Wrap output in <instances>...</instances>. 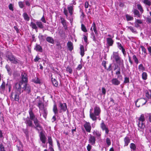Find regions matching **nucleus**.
<instances>
[{
    "instance_id": "54",
    "label": "nucleus",
    "mask_w": 151,
    "mask_h": 151,
    "mask_svg": "<svg viewBox=\"0 0 151 151\" xmlns=\"http://www.w3.org/2000/svg\"><path fill=\"white\" fill-rule=\"evenodd\" d=\"M66 70L70 73L71 74L73 72L72 69L69 67H67L66 68Z\"/></svg>"
},
{
    "instance_id": "47",
    "label": "nucleus",
    "mask_w": 151,
    "mask_h": 151,
    "mask_svg": "<svg viewBox=\"0 0 151 151\" xmlns=\"http://www.w3.org/2000/svg\"><path fill=\"white\" fill-rule=\"evenodd\" d=\"M133 59L134 60L135 62L137 64H138L139 63V61L137 58L136 56L135 55H133Z\"/></svg>"
},
{
    "instance_id": "56",
    "label": "nucleus",
    "mask_w": 151,
    "mask_h": 151,
    "mask_svg": "<svg viewBox=\"0 0 151 151\" xmlns=\"http://www.w3.org/2000/svg\"><path fill=\"white\" fill-rule=\"evenodd\" d=\"M106 142L107 144L109 146L111 144L110 140V139L108 138H106Z\"/></svg>"
},
{
    "instance_id": "29",
    "label": "nucleus",
    "mask_w": 151,
    "mask_h": 151,
    "mask_svg": "<svg viewBox=\"0 0 151 151\" xmlns=\"http://www.w3.org/2000/svg\"><path fill=\"white\" fill-rule=\"evenodd\" d=\"M34 121V123L36 126V128L39 127L40 128H41V127L38 123V121L37 119V118L33 120Z\"/></svg>"
},
{
    "instance_id": "19",
    "label": "nucleus",
    "mask_w": 151,
    "mask_h": 151,
    "mask_svg": "<svg viewBox=\"0 0 151 151\" xmlns=\"http://www.w3.org/2000/svg\"><path fill=\"white\" fill-rule=\"evenodd\" d=\"M111 81L112 83L115 85H118L120 83V81L116 78H113Z\"/></svg>"
},
{
    "instance_id": "42",
    "label": "nucleus",
    "mask_w": 151,
    "mask_h": 151,
    "mask_svg": "<svg viewBox=\"0 0 151 151\" xmlns=\"http://www.w3.org/2000/svg\"><path fill=\"white\" fill-rule=\"evenodd\" d=\"M130 147L131 149L134 150H136V147L135 145L133 143H131L130 145Z\"/></svg>"
},
{
    "instance_id": "26",
    "label": "nucleus",
    "mask_w": 151,
    "mask_h": 151,
    "mask_svg": "<svg viewBox=\"0 0 151 151\" xmlns=\"http://www.w3.org/2000/svg\"><path fill=\"white\" fill-rule=\"evenodd\" d=\"M80 49L81 50V55L82 56H83L84 54V50L83 46L81 45L80 46Z\"/></svg>"
},
{
    "instance_id": "25",
    "label": "nucleus",
    "mask_w": 151,
    "mask_h": 151,
    "mask_svg": "<svg viewBox=\"0 0 151 151\" xmlns=\"http://www.w3.org/2000/svg\"><path fill=\"white\" fill-rule=\"evenodd\" d=\"M46 40L48 42L53 44L54 43V40L51 37H48L46 38Z\"/></svg>"
},
{
    "instance_id": "22",
    "label": "nucleus",
    "mask_w": 151,
    "mask_h": 151,
    "mask_svg": "<svg viewBox=\"0 0 151 151\" xmlns=\"http://www.w3.org/2000/svg\"><path fill=\"white\" fill-rule=\"evenodd\" d=\"M124 146H127L130 142V139L128 137H125L124 139Z\"/></svg>"
},
{
    "instance_id": "7",
    "label": "nucleus",
    "mask_w": 151,
    "mask_h": 151,
    "mask_svg": "<svg viewBox=\"0 0 151 151\" xmlns=\"http://www.w3.org/2000/svg\"><path fill=\"white\" fill-rule=\"evenodd\" d=\"M21 93V92H16L14 98L12 97V95L10 97V99L12 101H19V95Z\"/></svg>"
},
{
    "instance_id": "12",
    "label": "nucleus",
    "mask_w": 151,
    "mask_h": 151,
    "mask_svg": "<svg viewBox=\"0 0 151 151\" xmlns=\"http://www.w3.org/2000/svg\"><path fill=\"white\" fill-rule=\"evenodd\" d=\"M24 86L22 88L24 91H25L28 93H29L30 91V87L29 86L25 83L24 84Z\"/></svg>"
},
{
    "instance_id": "49",
    "label": "nucleus",
    "mask_w": 151,
    "mask_h": 151,
    "mask_svg": "<svg viewBox=\"0 0 151 151\" xmlns=\"http://www.w3.org/2000/svg\"><path fill=\"white\" fill-rule=\"evenodd\" d=\"M6 86L9 89V92H10L11 91V89L12 88V85L10 83H9L8 82H7L6 84Z\"/></svg>"
},
{
    "instance_id": "40",
    "label": "nucleus",
    "mask_w": 151,
    "mask_h": 151,
    "mask_svg": "<svg viewBox=\"0 0 151 151\" xmlns=\"http://www.w3.org/2000/svg\"><path fill=\"white\" fill-rule=\"evenodd\" d=\"M138 9L139 10L141 13L143 12V10L141 4H137V5Z\"/></svg>"
},
{
    "instance_id": "30",
    "label": "nucleus",
    "mask_w": 151,
    "mask_h": 151,
    "mask_svg": "<svg viewBox=\"0 0 151 151\" xmlns=\"http://www.w3.org/2000/svg\"><path fill=\"white\" fill-rule=\"evenodd\" d=\"M146 96L148 99L151 98V91L145 92Z\"/></svg>"
},
{
    "instance_id": "18",
    "label": "nucleus",
    "mask_w": 151,
    "mask_h": 151,
    "mask_svg": "<svg viewBox=\"0 0 151 151\" xmlns=\"http://www.w3.org/2000/svg\"><path fill=\"white\" fill-rule=\"evenodd\" d=\"M107 43L109 46H111L113 45L114 41L111 38H107L106 39Z\"/></svg>"
},
{
    "instance_id": "50",
    "label": "nucleus",
    "mask_w": 151,
    "mask_h": 151,
    "mask_svg": "<svg viewBox=\"0 0 151 151\" xmlns=\"http://www.w3.org/2000/svg\"><path fill=\"white\" fill-rule=\"evenodd\" d=\"M18 4L19 7L21 8H23L24 6V5L22 1H20L18 2Z\"/></svg>"
},
{
    "instance_id": "3",
    "label": "nucleus",
    "mask_w": 151,
    "mask_h": 151,
    "mask_svg": "<svg viewBox=\"0 0 151 151\" xmlns=\"http://www.w3.org/2000/svg\"><path fill=\"white\" fill-rule=\"evenodd\" d=\"M111 58L114 59L116 63L120 65H123V60L121 59L117 52H113Z\"/></svg>"
},
{
    "instance_id": "33",
    "label": "nucleus",
    "mask_w": 151,
    "mask_h": 151,
    "mask_svg": "<svg viewBox=\"0 0 151 151\" xmlns=\"http://www.w3.org/2000/svg\"><path fill=\"white\" fill-rule=\"evenodd\" d=\"M143 3L148 6L151 5V1L149 0H142Z\"/></svg>"
},
{
    "instance_id": "23",
    "label": "nucleus",
    "mask_w": 151,
    "mask_h": 151,
    "mask_svg": "<svg viewBox=\"0 0 151 151\" xmlns=\"http://www.w3.org/2000/svg\"><path fill=\"white\" fill-rule=\"evenodd\" d=\"M67 45L69 50L70 51L72 50L73 49V44L71 42H68L67 44Z\"/></svg>"
},
{
    "instance_id": "41",
    "label": "nucleus",
    "mask_w": 151,
    "mask_h": 151,
    "mask_svg": "<svg viewBox=\"0 0 151 151\" xmlns=\"http://www.w3.org/2000/svg\"><path fill=\"white\" fill-rule=\"evenodd\" d=\"M68 9L70 15H72L73 14V6H70L69 7H68Z\"/></svg>"
},
{
    "instance_id": "14",
    "label": "nucleus",
    "mask_w": 151,
    "mask_h": 151,
    "mask_svg": "<svg viewBox=\"0 0 151 151\" xmlns=\"http://www.w3.org/2000/svg\"><path fill=\"white\" fill-rule=\"evenodd\" d=\"M21 76L22 80L21 81H22L23 82L26 83L27 81V74L25 73H22L21 74Z\"/></svg>"
},
{
    "instance_id": "5",
    "label": "nucleus",
    "mask_w": 151,
    "mask_h": 151,
    "mask_svg": "<svg viewBox=\"0 0 151 151\" xmlns=\"http://www.w3.org/2000/svg\"><path fill=\"white\" fill-rule=\"evenodd\" d=\"M96 141L95 137L91 134H89L88 138V142L92 145H94L96 143Z\"/></svg>"
},
{
    "instance_id": "24",
    "label": "nucleus",
    "mask_w": 151,
    "mask_h": 151,
    "mask_svg": "<svg viewBox=\"0 0 151 151\" xmlns=\"http://www.w3.org/2000/svg\"><path fill=\"white\" fill-rule=\"evenodd\" d=\"M138 69L140 72H143L145 70V67L142 64H140L138 67Z\"/></svg>"
},
{
    "instance_id": "31",
    "label": "nucleus",
    "mask_w": 151,
    "mask_h": 151,
    "mask_svg": "<svg viewBox=\"0 0 151 151\" xmlns=\"http://www.w3.org/2000/svg\"><path fill=\"white\" fill-rule=\"evenodd\" d=\"M128 29H129L133 33H136V29L132 26H128L127 27Z\"/></svg>"
},
{
    "instance_id": "57",
    "label": "nucleus",
    "mask_w": 151,
    "mask_h": 151,
    "mask_svg": "<svg viewBox=\"0 0 151 151\" xmlns=\"http://www.w3.org/2000/svg\"><path fill=\"white\" fill-rule=\"evenodd\" d=\"M9 9L12 11H13L14 10L13 9V5L12 4H10L9 5Z\"/></svg>"
},
{
    "instance_id": "51",
    "label": "nucleus",
    "mask_w": 151,
    "mask_h": 151,
    "mask_svg": "<svg viewBox=\"0 0 151 151\" xmlns=\"http://www.w3.org/2000/svg\"><path fill=\"white\" fill-rule=\"evenodd\" d=\"M33 82L37 83H40V81L39 79L38 78H35L33 80Z\"/></svg>"
},
{
    "instance_id": "13",
    "label": "nucleus",
    "mask_w": 151,
    "mask_h": 151,
    "mask_svg": "<svg viewBox=\"0 0 151 151\" xmlns=\"http://www.w3.org/2000/svg\"><path fill=\"white\" fill-rule=\"evenodd\" d=\"M5 82L3 81L2 83L0 86V92L1 93H3L6 87Z\"/></svg>"
},
{
    "instance_id": "21",
    "label": "nucleus",
    "mask_w": 151,
    "mask_h": 151,
    "mask_svg": "<svg viewBox=\"0 0 151 151\" xmlns=\"http://www.w3.org/2000/svg\"><path fill=\"white\" fill-rule=\"evenodd\" d=\"M35 49L37 51L40 52H42V49L41 46L38 45H37L35 48Z\"/></svg>"
},
{
    "instance_id": "4",
    "label": "nucleus",
    "mask_w": 151,
    "mask_h": 151,
    "mask_svg": "<svg viewBox=\"0 0 151 151\" xmlns=\"http://www.w3.org/2000/svg\"><path fill=\"white\" fill-rule=\"evenodd\" d=\"M147 101L145 99H138L136 101L135 104L137 106L139 107L145 104Z\"/></svg>"
},
{
    "instance_id": "32",
    "label": "nucleus",
    "mask_w": 151,
    "mask_h": 151,
    "mask_svg": "<svg viewBox=\"0 0 151 151\" xmlns=\"http://www.w3.org/2000/svg\"><path fill=\"white\" fill-rule=\"evenodd\" d=\"M38 106L39 108L40 109H42L44 108V105L43 103L41 101H40L38 103Z\"/></svg>"
},
{
    "instance_id": "8",
    "label": "nucleus",
    "mask_w": 151,
    "mask_h": 151,
    "mask_svg": "<svg viewBox=\"0 0 151 151\" xmlns=\"http://www.w3.org/2000/svg\"><path fill=\"white\" fill-rule=\"evenodd\" d=\"M25 123L26 124L27 126H29L31 127H33V124L32 120L29 119V117H27L26 119H24Z\"/></svg>"
},
{
    "instance_id": "44",
    "label": "nucleus",
    "mask_w": 151,
    "mask_h": 151,
    "mask_svg": "<svg viewBox=\"0 0 151 151\" xmlns=\"http://www.w3.org/2000/svg\"><path fill=\"white\" fill-rule=\"evenodd\" d=\"M126 18L127 21H130L133 19V17L128 14H126Z\"/></svg>"
},
{
    "instance_id": "15",
    "label": "nucleus",
    "mask_w": 151,
    "mask_h": 151,
    "mask_svg": "<svg viewBox=\"0 0 151 151\" xmlns=\"http://www.w3.org/2000/svg\"><path fill=\"white\" fill-rule=\"evenodd\" d=\"M117 44L118 48L120 50H121L122 51L123 54L125 55L126 54L125 50L123 48V46H122L121 44L119 42H117Z\"/></svg>"
},
{
    "instance_id": "38",
    "label": "nucleus",
    "mask_w": 151,
    "mask_h": 151,
    "mask_svg": "<svg viewBox=\"0 0 151 151\" xmlns=\"http://www.w3.org/2000/svg\"><path fill=\"white\" fill-rule=\"evenodd\" d=\"M147 75L146 72H143L142 74V78L144 80H146L147 78Z\"/></svg>"
},
{
    "instance_id": "17",
    "label": "nucleus",
    "mask_w": 151,
    "mask_h": 151,
    "mask_svg": "<svg viewBox=\"0 0 151 151\" xmlns=\"http://www.w3.org/2000/svg\"><path fill=\"white\" fill-rule=\"evenodd\" d=\"M29 119H30L31 120H33L37 118H36L35 116L34 115L32 110L29 111Z\"/></svg>"
},
{
    "instance_id": "43",
    "label": "nucleus",
    "mask_w": 151,
    "mask_h": 151,
    "mask_svg": "<svg viewBox=\"0 0 151 151\" xmlns=\"http://www.w3.org/2000/svg\"><path fill=\"white\" fill-rule=\"evenodd\" d=\"M138 120L140 122H144L145 120V119L144 114H141L139 117Z\"/></svg>"
},
{
    "instance_id": "2",
    "label": "nucleus",
    "mask_w": 151,
    "mask_h": 151,
    "mask_svg": "<svg viewBox=\"0 0 151 151\" xmlns=\"http://www.w3.org/2000/svg\"><path fill=\"white\" fill-rule=\"evenodd\" d=\"M91 109H90V116L91 118L93 121H96L97 119V117L96 116L99 115L100 113L101 110L99 107L96 106L94 108V112L92 113Z\"/></svg>"
},
{
    "instance_id": "45",
    "label": "nucleus",
    "mask_w": 151,
    "mask_h": 151,
    "mask_svg": "<svg viewBox=\"0 0 151 151\" xmlns=\"http://www.w3.org/2000/svg\"><path fill=\"white\" fill-rule=\"evenodd\" d=\"M81 30L82 31L84 32H87V30L86 29V28L84 25L82 24L81 25Z\"/></svg>"
},
{
    "instance_id": "34",
    "label": "nucleus",
    "mask_w": 151,
    "mask_h": 151,
    "mask_svg": "<svg viewBox=\"0 0 151 151\" xmlns=\"http://www.w3.org/2000/svg\"><path fill=\"white\" fill-rule=\"evenodd\" d=\"M52 81L53 85L57 87L58 86V83L57 81L55 78H52Z\"/></svg>"
},
{
    "instance_id": "55",
    "label": "nucleus",
    "mask_w": 151,
    "mask_h": 151,
    "mask_svg": "<svg viewBox=\"0 0 151 151\" xmlns=\"http://www.w3.org/2000/svg\"><path fill=\"white\" fill-rule=\"evenodd\" d=\"M102 94L101 95H105L106 93V89L104 87L102 88Z\"/></svg>"
},
{
    "instance_id": "28",
    "label": "nucleus",
    "mask_w": 151,
    "mask_h": 151,
    "mask_svg": "<svg viewBox=\"0 0 151 151\" xmlns=\"http://www.w3.org/2000/svg\"><path fill=\"white\" fill-rule=\"evenodd\" d=\"M30 26L33 29L37 30V27L36 24L32 22H31L30 23Z\"/></svg>"
},
{
    "instance_id": "62",
    "label": "nucleus",
    "mask_w": 151,
    "mask_h": 151,
    "mask_svg": "<svg viewBox=\"0 0 151 151\" xmlns=\"http://www.w3.org/2000/svg\"><path fill=\"white\" fill-rule=\"evenodd\" d=\"M142 51L145 53H146V50L145 48L143 46H141Z\"/></svg>"
},
{
    "instance_id": "36",
    "label": "nucleus",
    "mask_w": 151,
    "mask_h": 151,
    "mask_svg": "<svg viewBox=\"0 0 151 151\" xmlns=\"http://www.w3.org/2000/svg\"><path fill=\"white\" fill-rule=\"evenodd\" d=\"M120 68L118 70L116 71V74L117 75V77L118 78H120L122 77V76L121 75L120 73Z\"/></svg>"
},
{
    "instance_id": "52",
    "label": "nucleus",
    "mask_w": 151,
    "mask_h": 151,
    "mask_svg": "<svg viewBox=\"0 0 151 151\" xmlns=\"http://www.w3.org/2000/svg\"><path fill=\"white\" fill-rule=\"evenodd\" d=\"M48 142L50 145H52V138L51 137H48Z\"/></svg>"
},
{
    "instance_id": "48",
    "label": "nucleus",
    "mask_w": 151,
    "mask_h": 151,
    "mask_svg": "<svg viewBox=\"0 0 151 151\" xmlns=\"http://www.w3.org/2000/svg\"><path fill=\"white\" fill-rule=\"evenodd\" d=\"M60 19L61 22L62 23L63 25V26L65 25L66 24V22L65 20L64 19V18L62 17H61L60 18Z\"/></svg>"
},
{
    "instance_id": "11",
    "label": "nucleus",
    "mask_w": 151,
    "mask_h": 151,
    "mask_svg": "<svg viewBox=\"0 0 151 151\" xmlns=\"http://www.w3.org/2000/svg\"><path fill=\"white\" fill-rule=\"evenodd\" d=\"M84 127L87 132H90L91 128L89 122H86L84 125Z\"/></svg>"
},
{
    "instance_id": "39",
    "label": "nucleus",
    "mask_w": 151,
    "mask_h": 151,
    "mask_svg": "<svg viewBox=\"0 0 151 151\" xmlns=\"http://www.w3.org/2000/svg\"><path fill=\"white\" fill-rule=\"evenodd\" d=\"M133 12L134 14L137 16L138 17H139L140 15L139 12L137 9H134L133 10Z\"/></svg>"
},
{
    "instance_id": "60",
    "label": "nucleus",
    "mask_w": 151,
    "mask_h": 151,
    "mask_svg": "<svg viewBox=\"0 0 151 151\" xmlns=\"http://www.w3.org/2000/svg\"><path fill=\"white\" fill-rule=\"evenodd\" d=\"M135 23L137 24H141L142 23V22L141 20L140 19H136L135 20Z\"/></svg>"
},
{
    "instance_id": "10",
    "label": "nucleus",
    "mask_w": 151,
    "mask_h": 151,
    "mask_svg": "<svg viewBox=\"0 0 151 151\" xmlns=\"http://www.w3.org/2000/svg\"><path fill=\"white\" fill-rule=\"evenodd\" d=\"M94 135L95 136L99 139H101V132L97 130H94L93 132Z\"/></svg>"
},
{
    "instance_id": "64",
    "label": "nucleus",
    "mask_w": 151,
    "mask_h": 151,
    "mask_svg": "<svg viewBox=\"0 0 151 151\" xmlns=\"http://www.w3.org/2000/svg\"><path fill=\"white\" fill-rule=\"evenodd\" d=\"M5 68H6V69H7L8 72H9L10 70V68L9 67V65H6V66Z\"/></svg>"
},
{
    "instance_id": "46",
    "label": "nucleus",
    "mask_w": 151,
    "mask_h": 151,
    "mask_svg": "<svg viewBox=\"0 0 151 151\" xmlns=\"http://www.w3.org/2000/svg\"><path fill=\"white\" fill-rule=\"evenodd\" d=\"M101 127L103 130H104L105 129L107 128L103 121H102V122L101 124Z\"/></svg>"
},
{
    "instance_id": "37",
    "label": "nucleus",
    "mask_w": 151,
    "mask_h": 151,
    "mask_svg": "<svg viewBox=\"0 0 151 151\" xmlns=\"http://www.w3.org/2000/svg\"><path fill=\"white\" fill-rule=\"evenodd\" d=\"M53 111L55 114H56L58 113V110L57 105L55 104H54L53 105Z\"/></svg>"
},
{
    "instance_id": "59",
    "label": "nucleus",
    "mask_w": 151,
    "mask_h": 151,
    "mask_svg": "<svg viewBox=\"0 0 151 151\" xmlns=\"http://www.w3.org/2000/svg\"><path fill=\"white\" fill-rule=\"evenodd\" d=\"M87 148L88 151H90L91 148V145L88 144L87 146Z\"/></svg>"
},
{
    "instance_id": "1",
    "label": "nucleus",
    "mask_w": 151,
    "mask_h": 151,
    "mask_svg": "<svg viewBox=\"0 0 151 151\" xmlns=\"http://www.w3.org/2000/svg\"><path fill=\"white\" fill-rule=\"evenodd\" d=\"M6 57L7 58V61L9 60L12 63L16 65L22 63L20 60L16 58L12 53L8 51L6 52Z\"/></svg>"
},
{
    "instance_id": "35",
    "label": "nucleus",
    "mask_w": 151,
    "mask_h": 151,
    "mask_svg": "<svg viewBox=\"0 0 151 151\" xmlns=\"http://www.w3.org/2000/svg\"><path fill=\"white\" fill-rule=\"evenodd\" d=\"M23 16L25 20L27 21H29V17H28L27 13H24L23 14Z\"/></svg>"
},
{
    "instance_id": "16",
    "label": "nucleus",
    "mask_w": 151,
    "mask_h": 151,
    "mask_svg": "<svg viewBox=\"0 0 151 151\" xmlns=\"http://www.w3.org/2000/svg\"><path fill=\"white\" fill-rule=\"evenodd\" d=\"M40 138L41 140L42 143H45V142L46 137L45 135L42 132H41L40 134Z\"/></svg>"
},
{
    "instance_id": "53",
    "label": "nucleus",
    "mask_w": 151,
    "mask_h": 151,
    "mask_svg": "<svg viewBox=\"0 0 151 151\" xmlns=\"http://www.w3.org/2000/svg\"><path fill=\"white\" fill-rule=\"evenodd\" d=\"M0 151H5L4 147L2 143H0Z\"/></svg>"
},
{
    "instance_id": "9",
    "label": "nucleus",
    "mask_w": 151,
    "mask_h": 151,
    "mask_svg": "<svg viewBox=\"0 0 151 151\" xmlns=\"http://www.w3.org/2000/svg\"><path fill=\"white\" fill-rule=\"evenodd\" d=\"M22 81H20L19 83H17L15 86V87L16 90L18 92H21V88H22L21 87V85H22Z\"/></svg>"
},
{
    "instance_id": "27",
    "label": "nucleus",
    "mask_w": 151,
    "mask_h": 151,
    "mask_svg": "<svg viewBox=\"0 0 151 151\" xmlns=\"http://www.w3.org/2000/svg\"><path fill=\"white\" fill-rule=\"evenodd\" d=\"M36 24L37 26L40 28L42 29L44 27V26L42 23L40 21H37Z\"/></svg>"
},
{
    "instance_id": "6",
    "label": "nucleus",
    "mask_w": 151,
    "mask_h": 151,
    "mask_svg": "<svg viewBox=\"0 0 151 151\" xmlns=\"http://www.w3.org/2000/svg\"><path fill=\"white\" fill-rule=\"evenodd\" d=\"M59 107L60 108V112L61 113L63 111H65L67 109V106L66 103H59Z\"/></svg>"
},
{
    "instance_id": "63",
    "label": "nucleus",
    "mask_w": 151,
    "mask_h": 151,
    "mask_svg": "<svg viewBox=\"0 0 151 151\" xmlns=\"http://www.w3.org/2000/svg\"><path fill=\"white\" fill-rule=\"evenodd\" d=\"M129 80L128 78L125 77L124 78V83H127L129 82Z\"/></svg>"
},
{
    "instance_id": "20",
    "label": "nucleus",
    "mask_w": 151,
    "mask_h": 151,
    "mask_svg": "<svg viewBox=\"0 0 151 151\" xmlns=\"http://www.w3.org/2000/svg\"><path fill=\"white\" fill-rule=\"evenodd\" d=\"M92 27H93V29L95 34H97L98 32H97V31L96 29V25L95 23L94 22H93V23L92 24V26L90 29V30H92V31H93V30L92 29Z\"/></svg>"
},
{
    "instance_id": "58",
    "label": "nucleus",
    "mask_w": 151,
    "mask_h": 151,
    "mask_svg": "<svg viewBox=\"0 0 151 151\" xmlns=\"http://www.w3.org/2000/svg\"><path fill=\"white\" fill-rule=\"evenodd\" d=\"M26 5L27 6H29L30 3H29L28 0H24Z\"/></svg>"
},
{
    "instance_id": "61",
    "label": "nucleus",
    "mask_w": 151,
    "mask_h": 151,
    "mask_svg": "<svg viewBox=\"0 0 151 151\" xmlns=\"http://www.w3.org/2000/svg\"><path fill=\"white\" fill-rule=\"evenodd\" d=\"M64 12L65 15L67 16H68V12L67 10L65 8L64 9Z\"/></svg>"
}]
</instances>
